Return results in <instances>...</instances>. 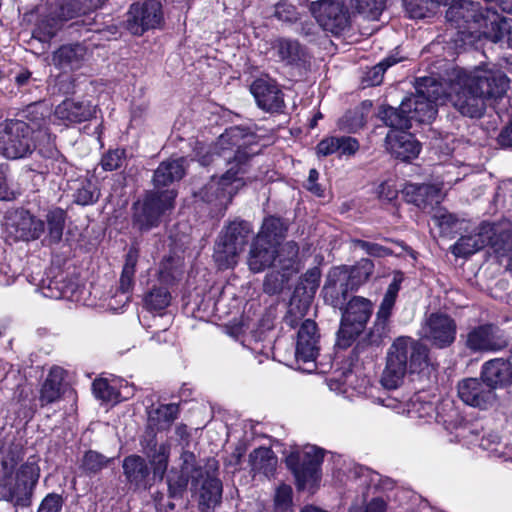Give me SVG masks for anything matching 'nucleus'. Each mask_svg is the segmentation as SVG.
<instances>
[{
  "instance_id": "obj_1",
  "label": "nucleus",
  "mask_w": 512,
  "mask_h": 512,
  "mask_svg": "<svg viewBox=\"0 0 512 512\" xmlns=\"http://www.w3.org/2000/svg\"><path fill=\"white\" fill-rule=\"evenodd\" d=\"M253 140L254 136L244 134L242 129L230 128L220 135L212 148L204 155L199 156V162L203 166L210 164H215L218 167L228 166L221 177L212 176L211 180L200 190L199 196L203 201L216 202L217 205L226 207L247 181L255 179V176L245 177L252 157L259 152V150L253 149Z\"/></svg>"
},
{
  "instance_id": "obj_2",
  "label": "nucleus",
  "mask_w": 512,
  "mask_h": 512,
  "mask_svg": "<svg viewBox=\"0 0 512 512\" xmlns=\"http://www.w3.org/2000/svg\"><path fill=\"white\" fill-rule=\"evenodd\" d=\"M509 83L507 75L499 69H453L449 74L445 98L462 116L478 119L485 114L488 105L506 95Z\"/></svg>"
},
{
  "instance_id": "obj_3",
  "label": "nucleus",
  "mask_w": 512,
  "mask_h": 512,
  "mask_svg": "<svg viewBox=\"0 0 512 512\" xmlns=\"http://www.w3.org/2000/svg\"><path fill=\"white\" fill-rule=\"evenodd\" d=\"M22 459L23 454L18 447L0 450V499L26 507L30 505L33 489L40 476V468L35 457H30L16 471Z\"/></svg>"
},
{
  "instance_id": "obj_4",
  "label": "nucleus",
  "mask_w": 512,
  "mask_h": 512,
  "mask_svg": "<svg viewBox=\"0 0 512 512\" xmlns=\"http://www.w3.org/2000/svg\"><path fill=\"white\" fill-rule=\"evenodd\" d=\"M446 19L464 35L485 37L495 43L501 41L511 28L508 19L470 0L453 2L446 11Z\"/></svg>"
},
{
  "instance_id": "obj_5",
  "label": "nucleus",
  "mask_w": 512,
  "mask_h": 512,
  "mask_svg": "<svg viewBox=\"0 0 512 512\" xmlns=\"http://www.w3.org/2000/svg\"><path fill=\"white\" fill-rule=\"evenodd\" d=\"M428 365L429 350L426 345L411 337L400 336L388 349L381 384L386 389H396L408 372L420 373Z\"/></svg>"
},
{
  "instance_id": "obj_6",
  "label": "nucleus",
  "mask_w": 512,
  "mask_h": 512,
  "mask_svg": "<svg viewBox=\"0 0 512 512\" xmlns=\"http://www.w3.org/2000/svg\"><path fill=\"white\" fill-rule=\"evenodd\" d=\"M486 246H490L496 255H506L512 249L510 229L501 224L483 221L467 235H462L451 247L456 257H467Z\"/></svg>"
},
{
  "instance_id": "obj_7",
  "label": "nucleus",
  "mask_w": 512,
  "mask_h": 512,
  "mask_svg": "<svg viewBox=\"0 0 512 512\" xmlns=\"http://www.w3.org/2000/svg\"><path fill=\"white\" fill-rule=\"evenodd\" d=\"M176 192L173 189L148 191L142 201L134 203L133 227L140 232L157 228L174 209Z\"/></svg>"
},
{
  "instance_id": "obj_8",
  "label": "nucleus",
  "mask_w": 512,
  "mask_h": 512,
  "mask_svg": "<svg viewBox=\"0 0 512 512\" xmlns=\"http://www.w3.org/2000/svg\"><path fill=\"white\" fill-rule=\"evenodd\" d=\"M251 231V226L246 221H233L222 231L213 253L219 269L232 268L237 264Z\"/></svg>"
},
{
  "instance_id": "obj_9",
  "label": "nucleus",
  "mask_w": 512,
  "mask_h": 512,
  "mask_svg": "<svg viewBox=\"0 0 512 512\" xmlns=\"http://www.w3.org/2000/svg\"><path fill=\"white\" fill-rule=\"evenodd\" d=\"M441 87L433 78L417 80L416 94L402 101L403 111H408L411 122L428 123L437 114V103L441 99Z\"/></svg>"
},
{
  "instance_id": "obj_10",
  "label": "nucleus",
  "mask_w": 512,
  "mask_h": 512,
  "mask_svg": "<svg viewBox=\"0 0 512 512\" xmlns=\"http://www.w3.org/2000/svg\"><path fill=\"white\" fill-rule=\"evenodd\" d=\"M341 311L340 328L337 333L338 345L348 347L364 330L373 312V303L362 296H354L344 305Z\"/></svg>"
},
{
  "instance_id": "obj_11",
  "label": "nucleus",
  "mask_w": 512,
  "mask_h": 512,
  "mask_svg": "<svg viewBox=\"0 0 512 512\" xmlns=\"http://www.w3.org/2000/svg\"><path fill=\"white\" fill-rule=\"evenodd\" d=\"M34 129L21 120H6L0 125V153L8 159L23 158L35 149Z\"/></svg>"
},
{
  "instance_id": "obj_12",
  "label": "nucleus",
  "mask_w": 512,
  "mask_h": 512,
  "mask_svg": "<svg viewBox=\"0 0 512 512\" xmlns=\"http://www.w3.org/2000/svg\"><path fill=\"white\" fill-rule=\"evenodd\" d=\"M218 463L214 459L207 461L205 473L192 475V487L198 495V509L200 512H213L221 503L222 482L217 477Z\"/></svg>"
},
{
  "instance_id": "obj_13",
  "label": "nucleus",
  "mask_w": 512,
  "mask_h": 512,
  "mask_svg": "<svg viewBox=\"0 0 512 512\" xmlns=\"http://www.w3.org/2000/svg\"><path fill=\"white\" fill-rule=\"evenodd\" d=\"M324 451L316 446H306L302 451H293L286 457V465L292 471L298 489L318 479V471Z\"/></svg>"
},
{
  "instance_id": "obj_14",
  "label": "nucleus",
  "mask_w": 512,
  "mask_h": 512,
  "mask_svg": "<svg viewBox=\"0 0 512 512\" xmlns=\"http://www.w3.org/2000/svg\"><path fill=\"white\" fill-rule=\"evenodd\" d=\"M310 11L323 30L339 35L350 26V11L345 0H319Z\"/></svg>"
},
{
  "instance_id": "obj_15",
  "label": "nucleus",
  "mask_w": 512,
  "mask_h": 512,
  "mask_svg": "<svg viewBox=\"0 0 512 512\" xmlns=\"http://www.w3.org/2000/svg\"><path fill=\"white\" fill-rule=\"evenodd\" d=\"M163 22L161 3L158 0H147L130 6L125 25L131 34L141 36L148 30L160 28Z\"/></svg>"
},
{
  "instance_id": "obj_16",
  "label": "nucleus",
  "mask_w": 512,
  "mask_h": 512,
  "mask_svg": "<svg viewBox=\"0 0 512 512\" xmlns=\"http://www.w3.org/2000/svg\"><path fill=\"white\" fill-rule=\"evenodd\" d=\"M4 225L7 235L15 241H35L45 233L44 220L22 208L8 211Z\"/></svg>"
},
{
  "instance_id": "obj_17",
  "label": "nucleus",
  "mask_w": 512,
  "mask_h": 512,
  "mask_svg": "<svg viewBox=\"0 0 512 512\" xmlns=\"http://www.w3.org/2000/svg\"><path fill=\"white\" fill-rule=\"evenodd\" d=\"M508 345L502 331L495 325L484 324L471 329L466 335L465 346L472 352H495Z\"/></svg>"
},
{
  "instance_id": "obj_18",
  "label": "nucleus",
  "mask_w": 512,
  "mask_h": 512,
  "mask_svg": "<svg viewBox=\"0 0 512 512\" xmlns=\"http://www.w3.org/2000/svg\"><path fill=\"white\" fill-rule=\"evenodd\" d=\"M457 325L450 316L432 313L423 327V336L438 348L450 346L456 338Z\"/></svg>"
},
{
  "instance_id": "obj_19",
  "label": "nucleus",
  "mask_w": 512,
  "mask_h": 512,
  "mask_svg": "<svg viewBox=\"0 0 512 512\" xmlns=\"http://www.w3.org/2000/svg\"><path fill=\"white\" fill-rule=\"evenodd\" d=\"M457 393L465 404L480 409H487L496 401L495 391L482 378H465L459 381Z\"/></svg>"
},
{
  "instance_id": "obj_20",
  "label": "nucleus",
  "mask_w": 512,
  "mask_h": 512,
  "mask_svg": "<svg viewBox=\"0 0 512 512\" xmlns=\"http://www.w3.org/2000/svg\"><path fill=\"white\" fill-rule=\"evenodd\" d=\"M141 446L151 465L153 478L162 480L167 472L171 444L168 441L158 443L154 430H147Z\"/></svg>"
},
{
  "instance_id": "obj_21",
  "label": "nucleus",
  "mask_w": 512,
  "mask_h": 512,
  "mask_svg": "<svg viewBox=\"0 0 512 512\" xmlns=\"http://www.w3.org/2000/svg\"><path fill=\"white\" fill-rule=\"evenodd\" d=\"M402 281V274L399 272L395 273L376 313V318L371 332L373 337L381 339L387 336L389 331V320L392 315Z\"/></svg>"
},
{
  "instance_id": "obj_22",
  "label": "nucleus",
  "mask_w": 512,
  "mask_h": 512,
  "mask_svg": "<svg viewBox=\"0 0 512 512\" xmlns=\"http://www.w3.org/2000/svg\"><path fill=\"white\" fill-rule=\"evenodd\" d=\"M259 108L267 112H280L285 106L284 95L276 81L258 78L250 87Z\"/></svg>"
},
{
  "instance_id": "obj_23",
  "label": "nucleus",
  "mask_w": 512,
  "mask_h": 512,
  "mask_svg": "<svg viewBox=\"0 0 512 512\" xmlns=\"http://www.w3.org/2000/svg\"><path fill=\"white\" fill-rule=\"evenodd\" d=\"M349 291H351V289L345 273L337 266L332 267L326 276L324 286L321 290L324 302L334 308H343L349 301Z\"/></svg>"
},
{
  "instance_id": "obj_24",
  "label": "nucleus",
  "mask_w": 512,
  "mask_h": 512,
  "mask_svg": "<svg viewBox=\"0 0 512 512\" xmlns=\"http://www.w3.org/2000/svg\"><path fill=\"white\" fill-rule=\"evenodd\" d=\"M319 334L313 320L306 319L300 326L296 342V361L313 363L319 354Z\"/></svg>"
},
{
  "instance_id": "obj_25",
  "label": "nucleus",
  "mask_w": 512,
  "mask_h": 512,
  "mask_svg": "<svg viewBox=\"0 0 512 512\" xmlns=\"http://www.w3.org/2000/svg\"><path fill=\"white\" fill-rule=\"evenodd\" d=\"M122 469L130 488L145 491L151 487L154 478L150 476V468L142 456L133 454L125 457Z\"/></svg>"
},
{
  "instance_id": "obj_26",
  "label": "nucleus",
  "mask_w": 512,
  "mask_h": 512,
  "mask_svg": "<svg viewBox=\"0 0 512 512\" xmlns=\"http://www.w3.org/2000/svg\"><path fill=\"white\" fill-rule=\"evenodd\" d=\"M402 193L408 203H412L422 210L433 209L443 199L441 189L431 184L407 183L403 187Z\"/></svg>"
},
{
  "instance_id": "obj_27",
  "label": "nucleus",
  "mask_w": 512,
  "mask_h": 512,
  "mask_svg": "<svg viewBox=\"0 0 512 512\" xmlns=\"http://www.w3.org/2000/svg\"><path fill=\"white\" fill-rule=\"evenodd\" d=\"M386 144L389 152L402 161L416 158L421 149V145L415 137L405 131L389 132L386 136Z\"/></svg>"
},
{
  "instance_id": "obj_28",
  "label": "nucleus",
  "mask_w": 512,
  "mask_h": 512,
  "mask_svg": "<svg viewBox=\"0 0 512 512\" xmlns=\"http://www.w3.org/2000/svg\"><path fill=\"white\" fill-rule=\"evenodd\" d=\"M87 57V48L80 43L62 45L52 54V64L62 72L80 69Z\"/></svg>"
},
{
  "instance_id": "obj_29",
  "label": "nucleus",
  "mask_w": 512,
  "mask_h": 512,
  "mask_svg": "<svg viewBox=\"0 0 512 512\" xmlns=\"http://www.w3.org/2000/svg\"><path fill=\"white\" fill-rule=\"evenodd\" d=\"M481 378L494 390L498 386L512 384V363L496 358L484 363Z\"/></svg>"
},
{
  "instance_id": "obj_30",
  "label": "nucleus",
  "mask_w": 512,
  "mask_h": 512,
  "mask_svg": "<svg viewBox=\"0 0 512 512\" xmlns=\"http://www.w3.org/2000/svg\"><path fill=\"white\" fill-rule=\"evenodd\" d=\"M95 114V107L89 101H74L66 99L56 108V118L70 123H80L91 119Z\"/></svg>"
},
{
  "instance_id": "obj_31",
  "label": "nucleus",
  "mask_w": 512,
  "mask_h": 512,
  "mask_svg": "<svg viewBox=\"0 0 512 512\" xmlns=\"http://www.w3.org/2000/svg\"><path fill=\"white\" fill-rule=\"evenodd\" d=\"M277 247L267 243L261 237H255L251 244L248 266L251 271L258 273L270 267L276 258Z\"/></svg>"
},
{
  "instance_id": "obj_32",
  "label": "nucleus",
  "mask_w": 512,
  "mask_h": 512,
  "mask_svg": "<svg viewBox=\"0 0 512 512\" xmlns=\"http://www.w3.org/2000/svg\"><path fill=\"white\" fill-rule=\"evenodd\" d=\"M185 163L186 160L183 157L162 161L154 171L152 181L155 188L166 187L181 180L185 175Z\"/></svg>"
},
{
  "instance_id": "obj_33",
  "label": "nucleus",
  "mask_w": 512,
  "mask_h": 512,
  "mask_svg": "<svg viewBox=\"0 0 512 512\" xmlns=\"http://www.w3.org/2000/svg\"><path fill=\"white\" fill-rule=\"evenodd\" d=\"M272 47L281 61L288 65H298L306 61V50L295 39L280 37L273 42Z\"/></svg>"
},
{
  "instance_id": "obj_34",
  "label": "nucleus",
  "mask_w": 512,
  "mask_h": 512,
  "mask_svg": "<svg viewBox=\"0 0 512 512\" xmlns=\"http://www.w3.org/2000/svg\"><path fill=\"white\" fill-rule=\"evenodd\" d=\"M66 371L58 366L52 367L44 381L40 394L42 405L53 403L60 399L63 393V381Z\"/></svg>"
},
{
  "instance_id": "obj_35",
  "label": "nucleus",
  "mask_w": 512,
  "mask_h": 512,
  "mask_svg": "<svg viewBox=\"0 0 512 512\" xmlns=\"http://www.w3.org/2000/svg\"><path fill=\"white\" fill-rule=\"evenodd\" d=\"M338 267L347 276V282L350 285L351 291L357 290L365 284L374 273V263L368 258L360 259L353 266L342 265Z\"/></svg>"
},
{
  "instance_id": "obj_36",
  "label": "nucleus",
  "mask_w": 512,
  "mask_h": 512,
  "mask_svg": "<svg viewBox=\"0 0 512 512\" xmlns=\"http://www.w3.org/2000/svg\"><path fill=\"white\" fill-rule=\"evenodd\" d=\"M249 462L254 472L270 477L276 470L277 457L270 448L259 447L250 453Z\"/></svg>"
},
{
  "instance_id": "obj_37",
  "label": "nucleus",
  "mask_w": 512,
  "mask_h": 512,
  "mask_svg": "<svg viewBox=\"0 0 512 512\" xmlns=\"http://www.w3.org/2000/svg\"><path fill=\"white\" fill-rule=\"evenodd\" d=\"M67 214L61 208H54L48 211L45 219V235L44 242L49 245L58 244L63 236Z\"/></svg>"
},
{
  "instance_id": "obj_38",
  "label": "nucleus",
  "mask_w": 512,
  "mask_h": 512,
  "mask_svg": "<svg viewBox=\"0 0 512 512\" xmlns=\"http://www.w3.org/2000/svg\"><path fill=\"white\" fill-rule=\"evenodd\" d=\"M320 279L321 270L319 267L308 269L300 278V282L295 288V296L300 297L304 303L311 302L319 288Z\"/></svg>"
},
{
  "instance_id": "obj_39",
  "label": "nucleus",
  "mask_w": 512,
  "mask_h": 512,
  "mask_svg": "<svg viewBox=\"0 0 512 512\" xmlns=\"http://www.w3.org/2000/svg\"><path fill=\"white\" fill-rule=\"evenodd\" d=\"M179 413V407L177 404H165L159 406L149 415V428L147 430H153L156 427L157 430L168 429L174 420L177 418Z\"/></svg>"
},
{
  "instance_id": "obj_40",
  "label": "nucleus",
  "mask_w": 512,
  "mask_h": 512,
  "mask_svg": "<svg viewBox=\"0 0 512 512\" xmlns=\"http://www.w3.org/2000/svg\"><path fill=\"white\" fill-rule=\"evenodd\" d=\"M380 119L389 127L406 130L411 127V119L408 111H403L402 103L398 108L387 106L379 111Z\"/></svg>"
},
{
  "instance_id": "obj_41",
  "label": "nucleus",
  "mask_w": 512,
  "mask_h": 512,
  "mask_svg": "<svg viewBox=\"0 0 512 512\" xmlns=\"http://www.w3.org/2000/svg\"><path fill=\"white\" fill-rule=\"evenodd\" d=\"M287 228L283 221L277 217H268L264 220L261 230L256 237H261L267 243H273L277 247L284 238Z\"/></svg>"
},
{
  "instance_id": "obj_42",
  "label": "nucleus",
  "mask_w": 512,
  "mask_h": 512,
  "mask_svg": "<svg viewBox=\"0 0 512 512\" xmlns=\"http://www.w3.org/2000/svg\"><path fill=\"white\" fill-rule=\"evenodd\" d=\"M139 252L135 247H131L125 258V264L122 269L121 277H120V290L123 293H127L130 291L133 285V278L135 274V268L138 261Z\"/></svg>"
},
{
  "instance_id": "obj_43",
  "label": "nucleus",
  "mask_w": 512,
  "mask_h": 512,
  "mask_svg": "<svg viewBox=\"0 0 512 512\" xmlns=\"http://www.w3.org/2000/svg\"><path fill=\"white\" fill-rule=\"evenodd\" d=\"M110 462L111 458H108L97 451L89 450L83 455L80 468L83 473L92 475L97 474L107 467Z\"/></svg>"
},
{
  "instance_id": "obj_44",
  "label": "nucleus",
  "mask_w": 512,
  "mask_h": 512,
  "mask_svg": "<svg viewBox=\"0 0 512 512\" xmlns=\"http://www.w3.org/2000/svg\"><path fill=\"white\" fill-rule=\"evenodd\" d=\"M189 477L178 468L172 467L166 476L168 494L171 498H180L187 488Z\"/></svg>"
},
{
  "instance_id": "obj_45",
  "label": "nucleus",
  "mask_w": 512,
  "mask_h": 512,
  "mask_svg": "<svg viewBox=\"0 0 512 512\" xmlns=\"http://www.w3.org/2000/svg\"><path fill=\"white\" fill-rule=\"evenodd\" d=\"M99 191L92 181L84 180L80 182L79 187L74 194V201L79 205H91L99 198Z\"/></svg>"
},
{
  "instance_id": "obj_46",
  "label": "nucleus",
  "mask_w": 512,
  "mask_h": 512,
  "mask_svg": "<svg viewBox=\"0 0 512 512\" xmlns=\"http://www.w3.org/2000/svg\"><path fill=\"white\" fill-rule=\"evenodd\" d=\"M387 0H356L360 14L371 20H377L386 8Z\"/></svg>"
},
{
  "instance_id": "obj_47",
  "label": "nucleus",
  "mask_w": 512,
  "mask_h": 512,
  "mask_svg": "<svg viewBox=\"0 0 512 512\" xmlns=\"http://www.w3.org/2000/svg\"><path fill=\"white\" fill-rule=\"evenodd\" d=\"M433 403L422 401L419 396L411 399L409 403L408 413L412 418L431 419L435 414Z\"/></svg>"
},
{
  "instance_id": "obj_48",
  "label": "nucleus",
  "mask_w": 512,
  "mask_h": 512,
  "mask_svg": "<svg viewBox=\"0 0 512 512\" xmlns=\"http://www.w3.org/2000/svg\"><path fill=\"white\" fill-rule=\"evenodd\" d=\"M403 5L409 17L414 19L427 17L434 8L431 0H403Z\"/></svg>"
},
{
  "instance_id": "obj_49",
  "label": "nucleus",
  "mask_w": 512,
  "mask_h": 512,
  "mask_svg": "<svg viewBox=\"0 0 512 512\" xmlns=\"http://www.w3.org/2000/svg\"><path fill=\"white\" fill-rule=\"evenodd\" d=\"M171 296L166 288H154L145 297V305L149 310H162L166 308Z\"/></svg>"
},
{
  "instance_id": "obj_50",
  "label": "nucleus",
  "mask_w": 512,
  "mask_h": 512,
  "mask_svg": "<svg viewBox=\"0 0 512 512\" xmlns=\"http://www.w3.org/2000/svg\"><path fill=\"white\" fill-rule=\"evenodd\" d=\"M399 59L395 57H387L374 67H372L366 74V81L369 85L375 86L379 85L382 82L384 72L390 66L396 64Z\"/></svg>"
},
{
  "instance_id": "obj_51",
  "label": "nucleus",
  "mask_w": 512,
  "mask_h": 512,
  "mask_svg": "<svg viewBox=\"0 0 512 512\" xmlns=\"http://www.w3.org/2000/svg\"><path fill=\"white\" fill-rule=\"evenodd\" d=\"M180 468L179 471L186 474L192 479V475L198 476V473H205V466H198L196 463V456L190 451H183L180 455Z\"/></svg>"
},
{
  "instance_id": "obj_52",
  "label": "nucleus",
  "mask_w": 512,
  "mask_h": 512,
  "mask_svg": "<svg viewBox=\"0 0 512 512\" xmlns=\"http://www.w3.org/2000/svg\"><path fill=\"white\" fill-rule=\"evenodd\" d=\"M93 394L102 401H113L118 397L117 391L106 379H95L92 383Z\"/></svg>"
},
{
  "instance_id": "obj_53",
  "label": "nucleus",
  "mask_w": 512,
  "mask_h": 512,
  "mask_svg": "<svg viewBox=\"0 0 512 512\" xmlns=\"http://www.w3.org/2000/svg\"><path fill=\"white\" fill-rule=\"evenodd\" d=\"M364 115L360 111H349L339 121V127L348 132H356L364 126Z\"/></svg>"
},
{
  "instance_id": "obj_54",
  "label": "nucleus",
  "mask_w": 512,
  "mask_h": 512,
  "mask_svg": "<svg viewBox=\"0 0 512 512\" xmlns=\"http://www.w3.org/2000/svg\"><path fill=\"white\" fill-rule=\"evenodd\" d=\"M274 16L286 23H294L299 19V13L295 6L287 2H279L275 5Z\"/></svg>"
},
{
  "instance_id": "obj_55",
  "label": "nucleus",
  "mask_w": 512,
  "mask_h": 512,
  "mask_svg": "<svg viewBox=\"0 0 512 512\" xmlns=\"http://www.w3.org/2000/svg\"><path fill=\"white\" fill-rule=\"evenodd\" d=\"M353 244L355 247H358L365 251L368 255L374 257H386L392 254V251L384 246H381L377 243H372L360 239L353 240Z\"/></svg>"
},
{
  "instance_id": "obj_56",
  "label": "nucleus",
  "mask_w": 512,
  "mask_h": 512,
  "mask_svg": "<svg viewBox=\"0 0 512 512\" xmlns=\"http://www.w3.org/2000/svg\"><path fill=\"white\" fill-rule=\"evenodd\" d=\"M125 157L124 150L115 149L107 152L101 159L102 168L106 171H113L121 167Z\"/></svg>"
},
{
  "instance_id": "obj_57",
  "label": "nucleus",
  "mask_w": 512,
  "mask_h": 512,
  "mask_svg": "<svg viewBox=\"0 0 512 512\" xmlns=\"http://www.w3.org/2000/svg\"><path fill=\"white\" fill-rule=\"evenodd\" d=\"M275 506L279 510H286L292 502V489L289 485H280L274 497Z\"/></svg>"
},
{
  "instance_id": "obj_58",
  "label": "nucleus",
  "mask_w": 512,
  "mask_h": 512,
  "mask_svg": "<svg viewBox=\"0 0 512 512\" xmlns=\"http://www.w3.org/2000/svg\"><path fill=\"white\" fill-rule=\"evenodd\" d=\"M337 146H339V149L337 150L339 156H352L360 147L358 140L350 136L338 137Z\"/></svg>"
},
{
  "instance_id": "obj_59",
  "label": "nucleus",
  "mask_w": 512,
  "mask_h": 512,
  "mask_svg": "<svg viewBox=\"0 0 512 512\" xmlns=\"http://www.w3.org/2000/svg\"><path fill=\"white\" fill-rule=\"evenodd\" d=\"M433 220L443 231L453 229L458 224L462 223L455 215L446 211H438L435 213Z\"/></svg>"
},
{
  "instance_id": "obj_60",
  "label": "nucleus",
  "mask_w": 512,
  "mask_h": 512,
  "mask_svg": "<svg viewBox=\"0 0 512 512\" xmlns=\"http://www.w3.org/2000/svg\"><path fill=\"white\" fill-rule=\"evenodd\" d=\"M63 499L59 494H48L41 502L37 512H61Z\"/></svg>"
},
{
  "instance_id": "obj_61",
  "label": "nucleus",
  "mask_w": 512,
  "mask_h": 512,
  "mask_svg": "<svg viewBox=\"0 0 512 512\" xmlns=\"http://www.w3.org/2000/svg\"><path fill=\"white\" fill-rule=\"evenodd\" d=\"M337 144L338 137L336 136L324 138L317 144V154L319 156L326 157L334 153H337V150L339 149V146H337Z\"/></svg>"
},
{
  "instance_id": "obj_62",
  "label": "nucleus",
  "mask_w": 512,
  "mask_h": 512,
  "mask_svg": "<svg viewBox=\"0 0 512 512\" xmlns=\"http://www.w3.org/2000/svg\"><path fill=\"white\" fill-rule=\"evenodd\" d=\"M284 283V276L278 273L268 274L264 280V291L268 294H276L281 291Z\"/></svg>"
},
{
  "instance_id": "obj_63",
  "label": "nucleus",
  "mask_w": 512,
  "mask_h": 512,
  "mask_svg": "<svg viewBox=\"0 0 512 512\" xmlns=\"http://www.w3.org/2000/svg\"><path fill=\"white\" fill-rule=\"evenodd\" d=\"M378 198L382 201L391 202L398 196V190L390 181L382 182L376 189Z\"/></svg>"
},
{
  "instance_id": "obj_64",
  "label": "nucleus",
  "mask_w": 512,
  "mask_h": 512,
  "mask_svg": "<svg viewBox=\"0 0 512 512\" xmlns=\"http://www.w3.org/2000/svg\"><path fill=\"white\" fill-rule=\"evenodd\" d=\"M16 198V194L13 189L7 183L6 177V166L0 165V200L11 201Z\"/></svg>"
}]
</instances>
